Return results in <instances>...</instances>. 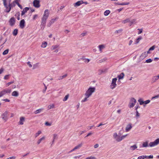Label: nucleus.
<instances>
[{"label":"nucleus","mask_w":159,"mask_h":159,"mask_svg":"<svg viewBox=\"0 0 159 159\" xmlns=\"http://www.w3.org/2000/svg\"><path fill=\"white\" fill-rule=\"evenodd\" d=\"M53 140L52 141V143H54L55 139L57 136V134H53Z\"/></svg>","instance_id":"nucleus-45"},{"label":"nucleus","mask_w":159,"mask_h":159,"mask_svg":"<svg viewBox=\"0 0 159 159\" xmlns=\"http://www.w3.org/2000/svg\"><path fill=\"white\" fill-rule=\"evenodd\" d=\"M47 45V43L46 42H43L41 46V48H46Z\"/></svg>","instance_id":"nucleus-21"},{"label":"nucleus","mask_w":159,"mask_h":159,"mask_svg":"<svg viewBox=\"0 0 159 159\" xmlns=\"http://www.w3.org/2000/svg\"><path fill=\"white\" fill-rule=\"evenodd\" d=\"M18 30L17 29H15L12 32L14 36H16L18 33Z\"/></svg>","instance_id":"nucleus-33"},{"label":"nucleus","mask_w":159,"mask_h":159,"mask_svg":"<svg viewBox=\"0 0 159 159\" xmlns=\"http://www.w3.org/2000/svg\"><path fill=\"white\" fill-rule=\"evenodd\" d=\"M106 72V70H98V74L99 75H101L103 73H105Z\"/></svg>","instance_id":"nucleus-24"},{"label":"nucleus","mask_w":159,"mask_h":159,"mask_svg":"<svg viewBox=\"0 0 159 159\" xmlns=\"http://www.w3.org/2000/svg\"><path fill=\"white\" fill-rule=\"evenodd\" d=\"M107 60L106 58H103L100 61V62H102L105 61Z\"/></svg>","instance_id":"nucleus-51"},{"label":"nucleus","mask_w":159,"mask_h":159,"mask_svg":"<svg viewBox=\"0 0 159 159\" xmlns=\"http://www.w3.org/2000/svg\"><path fill=\"white\" fill-rule=\"evenodd\" d=\"M93 51L94 52H95L96 53L98 52V51L97 50V49L96 48H93Z\"/></svg>","instance_id":"nucleus-55"},{"label":"nucleus","mask_w":159,"mask_h":159,"mask_svg":"<svg viewBox=\"0 0 159 159\" xmlns=\"http://www.w3.org/2000/svg\"><path fill=\"white\" fill-rule=\"evenodd\" d=\"M140 116V114L138 112V111H136V117L137 118L139 117Z\"/></svg>","instance_id":"nucleus-49"},{"label":"nucleus","mask_w":159,"mask_h":159,"mask_svg":"<svg viewBox=\"0 0 159 159\" xmlns=\"http://www.w3.org/2000/svg\"><path fill=\"white\" fill-rule=\"evenodd\" d=\"M130 22V19L129 18H127L124 20L122 21V23L123 24H125L128 22Z\"/></svg>","instance_id":"nucleus-35"},{"label":"nucleus","mask_w":159,"mask_h":159,"mask_svg":"<svg viewBox=\"0 0 159 159\" xmlns=\"http://www.w3.org/2000/svg\"><path fill=\"white\" fill-rule=\"evenodd\" d=\"M9 52V50L8 49H7L5 50L3 52L2 54L3 55H6L8 53V52Z\"/></svg>","instance_id":"nucleus-41"},{"label":"nucleus","mask_w":159,"mask_h":159,"mask_svg":"<svg viewBox=\"0 0 159 159\" xmlns=\"http://www.w3.org/2000/svg\"><path fill=\"white\" fill-rule=\"evenodd\" d=\"M146 157V156H140L139 157H138L137 159H144Z\"/></svg>","instance_id":"nucleus-42"},{"label":"nucleus","mask_w":159,"mask_h":159,"mask_svg":"<svg viewBox=\"0 0 159 159\" xmlns=\"http://www.w3.org/2000/svg\"><path fill=\"white\" fill-rule=\"evenodd\" d=\"M138 30H139V32L138 33V34H141L142 32V29H138Z\"/></svg>","instance_id":"nucleus-61"},{"label":"nucleus","mask_w":159,"mask_h":159,"mask_svg":"<svg viewBox=\"0 0 159 159\" xmlns=\"http://www.w3.org/2000/svg\"><path fill=\"white\" fill-rule=\"evenodd\" d=\"M117 79L116 78H114L112 79L111 84L110 86V87L111 89H113L117 86L116 81Z\"/></svg>","instance_id":"nucleus-4"},{"label":"nucleus","mask_w":159,"mask_h":159,"mask_svg":"<svg viewBox=\"0 0 159 159\" xmlns=\"http://www.w3.org/2000/svg\"><path fill=\"white\" fill-rule=\"evenodd\" d=\"M45 137L44 136L42 138L39 139L37 142V144H39L43 140H44L45 139Z\"/></svg>","instance_id":"nucleus-25"},{"label":"nucleus","mask_w":159,"mask_h":159,"mask_svg":"<svg viewBox=\"0 0 159 159\" xmlns=\"http://www.w3.org/2000/svg\"><path fill=\"white\" fill-rule=\"evenodd\" d=\"M152 61V60L151 58H149L146 60L145 62L147 63H149L151 62Z\"/></svg>","instance_id":"nucleus-40"},{"label":"nucleus","mask_w":159,"mask_h":159,"mask_svg":"<svg viewBox=\"0 0 159 159\" xmlns=\"http://www.w3.org/2000/svg\"><path fill=\"white\" fill-rule=\"evenodd\" d=\"M82 156V155H79L78 156H75L74 157V158L75 159H77L79 158Z\"/></svg>","instance_id":"nucleus-56"},{"label":"nucleus","mask_w":159,"mask_h":159,"mask_svg":"<svg viewBox=\"0 0 159 159\" xmlns=\"http://www.w3.org/2000/svg\"><path fill=\"white\" fill-rule=\"evenodd\" d=\"M58 18V17H56L49 20L47 25V27H50Z\"/></svg>","instance_id":"nucleus-5"},{"label":"nucleus","mask_w":159,"mask_h":159,"mask_svg":"<svg viewBox=\"0 0 159 159\" xmlns=\"http://www.w3.org/2000/svg\"><path fill=\"white\" fill-rule=\"evenodd\" d=\"M122 29H120L118 30H116V33H120L122 31Z\"/></svg>","instance_id":"nucleus-54"},{"label":"nucleus","mask_w":159,"mask_h":159,"mask_svg":"<svg viewBox=\"0 0 159 159\" xmlns=\"http://www.w3.org/2000/svg\"><path fill=\"white\" fill-rule=\"evenodd\" d=\"M105 124H103L102 123H100L99 125H97V127H99L100 126L104 125Z\"/></svg>","instance_id":"nucleus-63"},{"label":"nucleus","mask_w":159,"mask_h":159,"mask_svg":"<svg viewBox=\"0 0 159 159\" xmlns=\"http://www.w3.org/2000/svg\"><path fill=\"white\" fill-rule=\"evenodd\" d=\"M44 89H43V93H45V92L46 91L47 89V86L45 85V84H44Z\"/></svg>","instance_id":"nucleus-58"},{"label":"nucleus","mask_w":159,"mask_h":159,"mask_svg":"<svg viewBox=\"0 0 159 159\" xmlns=\"http://www.w3.org/2000/svg\"><path fill=\"white\" fill-rule=\"evenodd\" d=\"M43 109H39L38 110H37L34 111V113L35 114H37L39 113H40L43 110Z\"/></svg>","instance_id":"nucleus-36"},{"label":"nucleus","mask_w":159,"mask_h":159,"mask_svg":"<svg viewBox=\"0 0 159 159\" xmlns=\"http://www.w3.org/2000/svg\"><path fill=\"white\" fill-rule=\"evenodd\" d=\"M39 63H36L34 64L33 66L32 69L34 70L38 67L39 66Z\"/></svg>","instance_id":"nucleus-23"},{"label":"nucleus","mask_w":159,"mask_h":159,"mask_svg":"<svg viewBox=\"0 0 159 159\" xmlns=\"http://www.w3.org/2000/svg\"><path fill=\"white\" fill-rule=\"evenodd\" d=\"M54 107V104H52L49 105L48 107V109H50Z\"/></svg>","instance_id":"nucleus-38"},{"label":"nucleus","mask_w":159,"mask_h":159,"mask_svg":"<svg viewBox=\"0 0 159 159\" xmlns=\"http://www.w3.org/2000/svg\"><path fill=\"white\" fill-rule=\"evenodd\" d=\"M124 76V74L123 73H121L120 75L118 76L119 80L122 79L123 78Z\"/></svg>","instance_id":"nucleus-22"},{"label":"nucleus","mask_w":159,"mask_h":159,"mask_svg":"<svg viewBox=\"0 0 159 159\" xmlns=\"http://www.w3.org/2000/svg\"><path fill=\"white\" fill-rule=\"evenodd\" d=\"M132 126L131 125V124H129L128 125L126 128H125V130L126 132H128L132 128Z\"/></svg>","instance_id":"nucleus-14"},{"label":"nucleus","mask_w":159,"mask_h":159,"mask_svg":"<svg viewBox=\"0 0 159 159\" xmlns=\"http://www.w3.org/2000/svg\"><path fill=\"white\" fill-rule=\"evenodd\" d=\"M82 145L83 144L82 143H81L75 147L74 148L75 150L76 149H79L82 146Z\"/></svg>","instance_id":"nucleus-29"},{"label":"nucleus","mask_w":159,"mask_h":159,"mask_svg":"<svg viewBox=\"0 0 159 159\" xmlns=\"http://www.w3.org/2000/svg\"><path fill=\"white\" fill-rule=\"evenodd\" d=\"M45 125L47 126H50L51 125V124L50 123L48 122H46L45 123Z\"/></svg>","instance_id":"nucleus-52"},{"label":"nucleus","mask_w":159,"mask_h":159,"mask_svg":"<svg viewBox=\"0 0 159 159\" xmlns=\"http://www.w3.org/2000/svg\"><path fill=\"white\" fill-rule=\"evenodd\" d=\"M49 15V11L48 9H46L44 11L43 15L41 19V24L43 25L44 26L47 19Z\"/></svg>","instance_id":"nucleus-3"},{"label":"nucleus","mask_w":159,"mask_h":159,"mask_svg":"<svg viewBox=\"0 0 159 159\" xmlns=\"http://www.w3.org/2000/svg\"><path fill=\"white\" fill-rule=\"evenodd\" d=\"M95 90V88L94 87H90L85 92L83 95L84 99H87L89 98L94 93Z\"/></svg>","instance_id":"nucleus-2"},{"label":"nucleus","mask_w":159,"mask_h":159,"mask_svg":"<svg viewBox=\"0 0 159 159\" xmlns=\"http://www.w3.org/2000/svg\"><path fill=\"white\" fill-rule=\"evenodd\" d=\"M136 19H132L131 20H130V26L132 24H135L136 23Z\"/></svg>","instance_id":"nucleus-28"},{"label":"nucleus","mask_w":159,"mask_h":159,"mask_svg":"<svg viewBox=\"0 0 159 159\" xmlns=\"http://www.w3.org/2000/svg\"><path fill=\"white\" fill-rule=\"evenodd\" d=\"M18 93L16 91H14L12 93V95L13 96L17 97L18 95Z\"/></svg>","instance_id":"nucleus-30"},{"label":"nucleus","mask_w":159,"mask_h":159,"mask_svg":"<svg viewBox=\"0 0 159 159\" xmlns=\"http://www.w3.org/2000/svg\"><path fill=\"white\" fill-rule=\"evenodd\" d=\"M84 2L82 0H81L77 2H76L74 3L73 5L74 7H77L80 6L81 4L84 3Z\"/></svg>","instance_id":"nucleus-13"},{"label":"nucleus","mask_w":159,"mask_h":159,"mask_svg":"<svg viewBox=\"0 0 159 159\" xmlns=\"http://www.w3.org/2000/svg\"><path fill=\"white\" fill-rule=\"evenodd\" d=\"M121 136L118 135L117 137L116 138V140L118 142H119L121 141Z\"/></svg>","instance_id":"nucleus-39"},{"label":"nucleus","mask_w":159,"mask_h":159,"mask_svg":"<svg viewBox=\"0 0 159 159\" xmlns=\"http://www.w3.org/2000/svg\"><path fill=\"white\" fill-rule=\"evenodd\" d=\"M41 133V131H39L37 133L35 134V137H37Z\"/></svg>","instance_id":"nucleus-48"},{"label":"nucleus","mask_w":159,"mask_h":159,"mask_svg":"<svg viewBox=\"0 0 159 159\" xmlns=\"http://www.w3.org/2000/svg\"><path fill=\"white\" fill-rule=\"evenodd\" d=\"M137 148V146L136 145H134L130 147V148L132 150H134Z\"/></svg>","instance_id":"nucleus-37"},{"label":"nucleus","mask_w":159,"mask_h":159,"mask_svg":"<svg viewBox=\"0 0 159 159\" xmlns=\"http://www.w3.org/2000/svg\"><path fill=\"white\" fill-rule=\"evenodd\" d=\"M82 59L84 61V62L86 63H88L90 61V59L88 58H85L84 57H83Z\"/></svg>","instance_id":"nucleus-32"},{"label":"nucleus","mask_w":159,"mask_h":159,"mask_svg":"<svg viewBox=\"0 0 159 159\" xmlns=\"http://www.w3.org/2000/svg\"><path fill=\"white\" fill-rule=\"evenodd\" d=\"M69 94H67L66 95L64 98V99H67L69 97Z\"/></svg>","instance_id":"nucleus-59"},{"label":"nucleus","mask_w":159,"mask_h":159,"mask_svg":"<svg viewBox=\"0 0 159 159\" xmlns=\"http://www.w3.org/2000/svg\"><path fill=\"white\" fill-rule=\"evenodd\" d=\"M3 2V3L5 7L6 8L7 10L6 11L8 12L10 11V3H9L8 5L6 3V0H2Z\"/></svg>","instance_id":"nucleus-6"},{"label":"nucleus","mask_w":159,"mask_h":159,"mask_svg":"<svg viewBox=\"0 0 159 159\" xmlns=\"http://www.w3.org/2000/svg\"><path fill=\"white\" fill-rule=\"evenodd\" d=\"M29 8L26 7L24 8L23 10L22 11L21 15L23 16L25 14V13H26L27 11L29 10Z\"/></svg>","instance_id":"nucleus-16"},{"label":"nucleus","mask_w":159,"mask_h":159,"mask_svg":"<svg viewBox=\"0 0 159 159\" xmlns=\"http://www.w3.org/2000/svg\"><path fill=\"white\" fill-rule=\"evenodd\" d=\"M158 79L156 76H154L152 79V83H153L156 82Z\"/></svg>","instance_id":"nucleus-26"},{"label":"nucleus","mask_w":159,"mask_h":159,"mask_svg":"<svg viewBox=\"0 0 159 159\" xmlns=\"http://www.w3.org/2000/svg\"><path fill=\"white\" fill-rule=\"evenodd\" d=\"M59 48V45L58 44H56L52 46L51 47V49L52 50H54L57 49V48Z\"/></svg>","instance_id":"nucleus-17"},{"label":"nucleus","mask_w":159,"mask_h":159,"mask_svg":"<svg viewBox=\"0 0 159 159\" xmlns=\"http://www.w3.org/2000/svg\"><path fill=\"white\" fill-rule=\"evenodd\" d=\"M25 121V118L23 117H21L20 118V121L19 122V124L20 125H22L24 124V122Z\"/></svg>","instance_id":"nucleus-15"},{"label":"nucleus","mask_w":159,"mask_h":159,"mask_svg":"<svg viewBox=\"0 0 159 159\" xmlns=\"http://www.w3.org/2000/svg\"><path fill=\"white\" fill-rule=\"evenodd\" d=\"M138 101L139 102L140 105H142L144 104V106H145L146 104H147L150 102V100H146L145 101H143L142 100H138Z\"/></svg>","instance_id":"nucleus-12"},{"label":"nucleus","mask_w":159,"mask_h":159,"mask_svg":"<svg viewBox=\"0 0 159 159\" xmlns=\"http://www.w3.org/2000/svg\"><path fill=\"white\" fill-rule=\"evenodd\" d=\"M58 51H59L57 49H55L54 50V52L55 53H57L58 52Z\"/></svg>","instance_id":"nucleus-64"},{"label":"nucleus","mask_w":159,"mask_h":159,"mask_svg":"<svg viewBox=\"0 0 159 159\" xmlns=\"http://www.w3.org/2000/svg\"><path fill=\"white\" fill-rule=\"evenodd\" d=\"M27 65L29 67L31 68L32 67H33L32 65V64H31V63L30 61H28L27 62Z\"/></svg>","instance_id":"nucleus-43"},{"label":"nucleus","mask_w":159,"mask_h":159,"mask_svg":"<svg viewBox=\"0 0 159 159\" xmlns=\"http://www.w3.org/2000/svg\"><path fill=\"white\" fill-rule=\"evenodd\" d=\"M148 52H146L143 53L140 56V59L141 60L143 59L145 57L148 56Z\"/></svg>","instance_id":"nucleus-11"},{"label":"nucleus","mask_w":159,"mask_h":159,"mask_svg":"<svg viewBox=\"0 0 159 159\" xmlns=\"http://www.w3.org/2000/svg\"><path fill=\"white\" fill-rule=\"evenodd\" d=\"M86 159H95V158L94 157L91 156L87 157Z\"/></svg>","instance_id":"nucleus-53"},{"label":"nucleus","mask_w":159,"mask_h":159,"mask_svg":"<svg viewBox=\"0 0 159 159\" xmlns=\"http://www.w3.org/2000/svg\"><path fill=\"white\" fill-rule=\"evenodd\" d=\"M136 102V100H134L133 102L130 103L129 105V107L130 108L133 107L135 105Z\"/></svg>","instance_id":"nucleus-18"},{"label":"nucleus","mask_w":159,"mask_h":159,"mask_svg":"<svg viewBox=\"0 0 159 159\" xmlns=\"http://www.w3.org/2000/svg\"><path fill=\"white\" fill-rule=\"evenodd\" d=\"M155 98H159V94H158L156 96L152 97V99H153Z\"/></svg>","instance_id":"nucleus-47"},{"label":"nucleus","mask_w":159,"mask_h":159,"mask_svg":"<svg viewBox=\"0 0 159 159\" xmlns=\"http://www.w3.org/2000/svg\"><path fill=\"white\" fill-rule=\"evenodd\" d=\"M20 28L23 29L25 26V22L24 19L22 20L20 22L19 25Z\"/></svg>","instance_id":"nucleus-8"},{"label":"nucleus","mask_w":159,"mask_h":159,"mask_svg":"<svg viewBox=\"0 0 159 159\" xmlns=\"http://www.w3.org/2000/svg\"><path fill=\"white\" fill-rule=\"evenodd\" d=\"M110 13V11L109 10H106L104 13V15L107 16Z\"/></svg>","instance_id":"nucleus-34"},{"label":"nucleus","mask_w":159,"mask_h":159,"mask_svg":"<svg viewBox=\"0 0 159 159\" xmlns=\"http://www.w3.org/2000/svg\"><path fill=\"white\" fill-rule=\"evenodd\" d=\"M118 135L117 134V133H114L113 134V136L114 138L116 139V138L117 137Z\"/></svg>","instance_id":"nucleus-44"},{"label":"nucleus","mask_w":159,"mask_h":159,"mask_svg":"<svg viewBox=\"0 0 159 159\" xmlns=\"http://www.w3.org/2000/svg\"><path fill=\"white\" fill-rule=\"evenodd\" d=\"M127 134H126L125 135H123L122 136H121V139H120V140H121V141L123 139H125L127 136Z\"/></svg>","instance_id":"nucleus-50"},{"label":"nucleus","mask_w":159,"mask_h":159,"mask_svg":"<svg viewBox=\"0 0 159 159\" xmlns=\"http://www.w3.org/2000/svg\"><path fill=\"white\" fill-rule=\"evenodd\" d=\"M15 19L14 18H11V25H13L15 24Z\"/></svg>","instance_id":"nucleus-27"},{"label":"nucleus","mask_w":159,"mask_h":159,"mask_svg":"<svg viewBox=\"0 0 159 159\" xmlns=\"http://www.w3.org/2000/svg\"><path fill=\"white\" fill-rule=\"evenodd\" d=\"M156 47V46L155 45H153L151 48H150L149 49V50L147 51V52H148V54H150L151 53V51H153L154 50Z\"/></svg>","instance_id":"nucleus-19"},{"label":"nucleus","mask_w":159,"mask_h":159,"mask_svg":"<svg viewBox=\"0 0 159 159\" xmlns=\"http://www.w3.org/2000/svg\"><path fill=\"white\" fill-rule=\"evenodd\" d=\"M9 92V91L8 90H4L1 92H0V97L2 96L5 93Z\"/></svg>","instance_id":"nucleus-20"},{"label":"nucleus","mask_w":159,"mask_h":159,"mask_svg":"<svg viewBox=\"0 0 159 159\" xmlns=\"http://www.w3.org/2000/svg\"><path fill=\"white\" fill-rule=\"evenodd\" d=\"M142 38L140 36L138 39H136V41H135V44H138L139 42V41L142 39Z\"/></svg>","instance_id":"nucleus-31"},{"label":"nucleus","mask_w":159,"mask_h":159,"mask_svg":"<svg viewBox=\"0 0 159 159\" xmlns=\"http://www.w3.org/2000/svg\"><path fill=\"white\" fill-rule=\"evenodd\" d=\"M7 113L6 111L3 113L1 115L2 118L4 122H6L7 120Z\"/></svg>","instance_id":"nucleus-9"},{"label":"nucleus","mask_w":159,"mask_h":159,"mask_svg":"<svg viewBox=\"0 0 159 159\" xmlns=\"http://www.w3.org/2000/svg\"><path fill=\"white\" fill-rule=\"evenodd\" d=\"M148 143V141L143 142L142 144V147L144 148L149 146L152 147L157 146L159 144V138L157 139L154 142H150L149 145Z\"/></svg>","instance_id":"nucleus-1"},{"label":"nucleus","mask_w":159,"mask_h":159,"mask_svg":"<svg viewBox=\"0 0 159 159\" xmlns=\"http://www.w3.org/2000/svg\"><path fill=\"white\" fill-rule=\"evenodd\" d=\"M129 4V2L118 3V5H128Z\"/></svg>","instance_id":"nucleus-46"},{"label":"nucleus","mask_w":159,"mask_h":159,"mask_svg":"<svg viewBox=\"0 0 159 159\" xmlns=\"http://www.w3.org/2000/svg\"><path fill=\"white\" fill-rule=\"evenodd\" d=\"M33 6L35 7L38 8L40 6L39 1L38 0H34L33 2Z\"/></svg>","instance_id":"nucleus-10"},{"label":"nucleus","mask_w":159,"mask_h":159,"mask_svg":"<svg viewBox=\"0 0 159 159\" xmlns=\"http://www.w3.org/2000/svg\"><path fill=\"white\" fill-rule=\"evenodd\" d=\"M132 43H133V41L132 40H129V46L131 45L132 44Z\"/></svg>","instance_id":"nucleus-62"},{"label":"nucleus","mask_w":159,"mask_h":159,"mask_svg":"<svg viewBox=\"0 0 159 159\" xmlns=\"http://www.w3.org/2000/svg\"><path fill=\"white\" fill-rule=\"evenodd\" d=\"M37 17H38L37 15H34V16L33 17V19L34 20L36 19L37 18Z\"/></svg>","instance_id":"nucleus-60"},{"label":"nucleus","mask_w":159,"mask_h":159,"mask_svg":"<svg viewBox=\"0 0 159 159\" xmlns=\"http://www.w3.org/2000/svg\"><path fill=\"white\" fill-rule=\"evenodd\" d=\"M9 75H7L5 76L4 77V79L5 80H7L9 78Z\"/></svg>","instance_id":"nucleus-57"},{"label":"nucleus","mask_w":159,"mask_h":159,"mask_svg":"<svg viewBox=\"0 0 159 159\" xmlns=\"http://www.w3.org/2000/svg\"><path fill=\"white\" fill-rule=\"evenodd\" d=\"M106 45L104 44L99 45L98 46V48L99 49V52L101 53L102 52L103 50L105 48Z\"/></svg>","instance_id":"nucleus-7"}]
</instances>
